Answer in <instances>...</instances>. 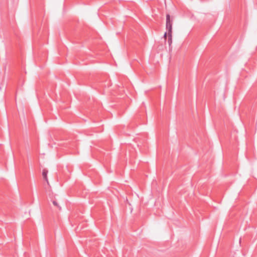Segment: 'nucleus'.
<instances>
[{
	"instance_id": "obj_5",
	"label": "nucleus",
	"mask_w": 257,
	"mask_h": 257,
	"mask_svg": "<svg viewBox=\"0 0 257 257\" xmlns=\"http://www.w3.org/2000/svg\"><path fill=\"white\" fill-rule=\"evenodd\" d=\"M167 33L166 32L165 34H164V37L165 38V39L166 40L167 39Z\"/></svg>"
},
{
	"instance_id": "obj_1",
	"label": "nucleus",
	"mask_w": 257,
	"mask_h": 257,
	"mask_svg": "<svg viewBox=\"0 0 257 257\" xmlns=\"http://www.w3.org/2000/svg\"><path fill=\"white\" fill-rule=\"evenodd\" d=\"M172 25L173 20L170 19V16L168 14L166 15V27L168 33H172Z\"/></svg>"
},
{
	"instance_id": "obj_4",
	"label": "nucleus",
	"mask_w": 257,
	"mask_h": 257,
	"mask_svg": "<svg viewBox=\"0 0 257 257\" xmlns=\"http://www.w3.org/2000/svg\"><path fill=\"white\" fill-rule=\"evenodd\" d=\"M52 203L54 205V206H55L59 210H61V207L59 205L58 203L57 202L56 200H53Z\"/></svg>"
},
{
	"instance_id": "obj_3",
	"label": "nucleus",
	"mask_w": 257,
	"mask_h": 257,
	"mask_svg": "<svg viewBox=\"0 0 257 257\" xmlns=\"http://www.w3.org/2000/svg\"><path fill=\"white\" fill-rule=\"evenodd\" d=\"M168 43L169 46H171L172 43V33H168Z\"/></svg>"
},
{
	"instance_id": "obj_2",
	"label": "nucleus",
	"mask_w": 257,
	"mask_h": 257,
	"mask_svg": "<svg viewBox=\"0 0 257 257\" xmlns=\"http://www.w3.org/2000/svg\"><path fill=\"white\" fill-rule=\"evenodd\" d=\"M47 173H48V170L46 169H44L43 170L42 172V176L44 178V179L47 182L48 185H49V181L47 178Z\"/></svg>"
}]
</instances>
